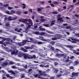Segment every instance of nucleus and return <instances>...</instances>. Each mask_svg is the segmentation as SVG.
<instances>
[{
    "label": "nucleus",
    "instance_id": "nucleus-1",
    "mask_svg": "<svg viewBox=\"0 0 79 79\" xmlns=\"http://www.w3.org/2000/svg\"><path fill=\"white\" fill-rule=\"evenodd\" d=\"M37 71L39 73H40V76H44V77H48L50 76L48 75H47V74L43 72L42 73V71L41 70H39V69H37Z\"/></svg>",
    "mask_w": 79,
    "mask_h": 79
},
{
    "label": "nucleus",
    "instance_id": "nucleus-2",
    "mask_svg": "<svg viewBox=\"0 0 79 79\" xmlns=\"http://www.w3.org/2000/svg\"><path fill=\"white\" fill-rule=\"evenodd\" d=\"M25 60L27 59H31V56H29L28 54L26 53H23V56Z\"/></svg>",
    "mask_w": 79,
    "mask_h": 79
},
{
    "label": "nucleus",
    "instance_id": "nucleus-3",
    "mask_svg": "<svg viewBox=\"0 0 79 79\" xmlns=\"http://www.w3.org/2000/svg\"><path fill=\"white\" fill-rule=\"evenodd\" d=\"M65 47H67V48H70V50H71L72 51H74V52H76V50H73V48H74V47H73V46L72 45H66Z\"/></svg>",
    "mask_w": 79,
    "mask_h": 79
},
{
    "label": "nucleus",
    "instance_id": "nucleus-4",
    "mask_svg": "<svg viewBox=\"0 0 79 79\" xmlns=\"http://www.w3.org/2000/svg\"><path fill=\"white\" fill-rule=\"evenodd\" d=\"M28 20V19H22L21 20H19V22H22L23 23H26V22ZM26 21V22H25Z\"/></svg>",
    "mask_w": 79,
    "mask_h": 79
},
{
    "label": "nucleus",
    "instance_id": "nucleus-5",
    "mask_svg": "<svg viewBox=\"0 0 79 79\" xmlns=\"http://www.w3.org/2000/svg\"><path fill=\"white\" fill-rule=\"evenodd\" d=\"M27 64L26 62H25L24 64H22V66L24 67L25 69H27Z\"/></svg>",
    "mask_w": 79,
    "mask_h": 79
},
{
    "label": "nucleus",
    "instance_id": "nucleus-6",
    "mask_svg": "<svg viewBox=\"0 0 79 79\" xmlns=\"http://www.w3.org/2000/svg\"><path fill=\"white\" fill-rule=\"evenodd\" d=\"M61 35L60 34H57L55 36V37H56L57 39H60L61 38Z\"/></svg>",
    "mask_w": 79,
    "mask_h": 79
},
{
    "label": "nucleus",
    "instance_id": "nucleus-7",
    "mask_svg": "<svg viewBox=\"0 0 79 79\" xmlns=\"http://www.w3.org/2000/svg\"><path fill=\"white\" fill-rule=\"evenodd\" d=\"M23 54H24V53H23L22 52L20 51L19 52L18 56L19 57H22L23 56Z\"/></svg>",
    "mask_w": 79,
    "mask_h": 79
},
{
    "label": "nucleus",
    "instance_id": "nucleus-8",
    "mask_svg": "<svg viewBox=\"0 0 79 79\" xmlns=\"http://www.w3.org/2000/svg\"><path fill=\"white\" fill-rule=\"evenodd\" d=\"M34 77H38V78H41L40 77L41 75L39 74H36L34 75Z\"/></svg>",
    "mask_w": 79,
    "mask_h": 79
},
{
    "label": "nucleus",
    "instance_id": "nucleus-9",
    "mask_svg": "<svg viewBox=\"0 0 79 79\" xmlns=\"http://www.w3.org/2000/svg\"><path fill=\"white\" fill-rule=\"evenodd\" d=\"M38 29L40 30V31H45V28H42V26H40L39 28Z\"/></svg>",
    "mask_w": 79,
    "mask_h": 79
},
{
    "label": "nucleus",
    "instance_id": "nucleus-10",
    "mask_svg": "<svg viewBox=\"0 0 79 79\" xmlns=\"http://www.w3.org/2000/svg\"><path fill=\"white\" fill-rule=\"evenodd\" d=\"M25 24L26 26H27V25H28V26H27V27H28V28H29H29H30V27H31V26H32L31 24L30 25V23H28L26 22V23H25Z\"/></svg>",
    "mask_w": 79,
    "mask_h": 79
},
{
    "label": "nucleus",
    "instance_id": "nucleus-11",
    "mask_svg": "<svg viewBox=\"0 0 79 79\" xmlns=\"http://www.w3.org/2000/svg\"><path fill=\"white\" fill-rule=\"evenodd\" d=\"M8 73H11V74H14L15 75L16 73L15 72L11 70H9L8 71Z\"/></svg>",
    "mask_w": 79,
    "mask_h": 79
},
{
    "label": "nucleus",
    "instance_id": "nucleus-12",
    "mask_svg": "<svg viewBox=\"0 0 79 79\" xmlns=\"http://www.w3.org/2000/svg\"><path fill=\"white\" fill-rule=\"evenodd\" d=\"M16 50V49H14L13 51L11 52L12 55H16L15 52Z\"/></svg>",
    "mask_w": 79,
    "mask_h": 79
},
{
    "label": "nucleus",
    "instance_id": "nucleus-13",
    "mask_svg": "<svg viewBox=\"0 0 79 79\" xmlns=\"http://www.w3.org/2000/svg\"><path fill=\"white\" fill-rule=\"evenodd\" d=\"M50 60H52V61H59V60L58 59L56 58L50 59Z\"/></svg>",
    "mask_w": 79,
    "mask_h": 79
},
{
    "label": "nucleus",
    "instance_id": "nucleus-14",
    "mask_svg": "<svg viewBox=\"0 0 79 79\" xmlns=\"http://www.w3.org/2000/svg\"><path fill=\"white\" fill-rule=\"evenodd\" d=\"M72 76H78V73L73 72L72 73Z\"/></svg>",
    "mask_w": 79,
    "mask_h": 79
},
{
    "label": "nucleus",
    "instance_id": "nucleus-15",
    "mask_svg": "<svg viewBox=\"0 0 79 79\" xmlns=\"http://www.w3.org/2000/svg\"><path fill=\"white\" fill-rule=\"evenodd\" d=\"M54 69L53 72L54 73H57L58 72V70L57 69L54 68Z\"/></svg>",
    "mask_w": 79,
    "mask_h": 79
},
{
    "label": "nucleus",
    "instance_id": "nucleus-16",
    "mask_svg": "<svg viewBox=\"0 0 79 79\" xmlns=\"http://www.w3.org/2000/svg\"><path fill=\"white\" fill-rule=\"evenodd\" d=\"M12 17L10 16L7 19V21H13V19L12 18Z\"/></svg>",
    "mask_w": 79,
    "mask_h": 79
},
{
    "label": "nucleus",
    "instance_id": "nucleus-17",
    "mask_svg": "<svg viewBox=\"0 0 79 79\" xmlns=\"http://www.w3.org/2000/svg\"><path fill=\"white\" fill-rule=\"evenodd\" d=\"M34 34H35V35H39L40 34V33L39 31H35L33 32Z\"/></svg>",
    "mask_w": 79,
    "mask_h": 79
},
{
    "label": "nucleus",
    "instance_id": "nucleus-18",
    "mask_svg": "<svg viewBox=\"0 0 79 79\" xmlns=\"http://www.w3.org/2000/svg\"><path fill=\"white\" fill-rule=\"evenodd\" d=\"M39 38L38 39H40V40H42L43 41H45V40L44 39V37L43 36H39Z\"/></svg>",
    "mask_w": 79,
    "mask_h": 79
},
{
    "label": "nucleus",
    "instance_id": "nucleus-19",
    "mask_svg": "<svg viewBox=\"0 0 79 79\" xmlns=\"http://www.w3.org/2000/svg\"><path fill=\"white\" fill-rule=\"evenodd\" d=\"M30 56V59H33V58H34V59H35V58H36V56H35V55H33V56Z\"/></svg>",
    "mask_w": 79,
    "mask_h": 79
},
{
    "label": "nucleus",
    "instance_id": "nucleus-20",
    "mask_svg": "<svg viewBox=\"0 0 79 79\" xmlns=\"http://www.w3.org/2000/svg\"><path fill=\"white\" fill-rule=\"evenodd\" d=\"M40 67H41L42 68H46V67H48V65H47L46 66H44L42 64H40Z\"/></svg>",
    "mask_w": 79,
    "mask_h": 79
},
{
    "label": "nucleus",
    "instance_id": "nucleus-21",
    "mask_svg": "<svg viewBox=\"0 0 79 79\" xmlns=\"http://www.w3.org/2000/svg\"><path fill=\"white\" fill-rule=\"evenodd\" d=\"M8 63L7 62H6L5 63H3L2 64V66H6L8 64Z\"/></svg>",
    "mask_w": 79,
    "mask_h": 79
},
{
    "label": "nucleus",
    "instance_id": "nucleus-22",
    "mask_svg": "<svg viewBox=\"0 0 79 79\" xmlns=\"http://www.w3.org/2000/svg\"><path fill=\"white\" fill-rule=\"evenodd\" d=\"M27 21H28V22H29V23L30 24H31V25H32V20L31 19H29L28 20V19Z\"/></svg>",
    "mask_w": 79,
    "mask_h": 79
},
{
    "label": "nucleus",
    "instance_id": "nucleus-23",
    "mask_svg": "<svg viewBox=\"0 0 79 79\" xmlns=\"http://www.w3.org/2000/svg\"><path fill=\"white\" fill-rule=\"evenodd\" d=\"M49 24H43V26H45V27H49L50 26H49Z\"/></svg>",
    "mask_w": 79,
    "mask_h": 79
},
{
    "label": "nucleus",
    "instance_id": "nucleus-24",
    "mask_svg": "<svg viewBox=\"0 0 79 79\" xmlns=\"http://www.w3.org/2000/svg\"><path fill=\"white\" fill-rule=\"evenodd\" d=\"M23 44V42H20L19 44V45L20 47H21V46H23L24 45V44Z\"/></svg>",
    "mask_w": 79,
    "mask_h": 79
},
{
    "label": "nucleus",
    "instance_id": "nucleus-25",
    "mask_svg": "<svg viewBox=\"0 0 79 79\" xmlns=\"http://www.w3.org/2000/svg\"><path fill=\"white\" fill-rule=\"evenodd\" d=\"M16 14H17V15H20L21 14V12L19 11H16Z\"/></svg>",
    "mask_w": 79,
    "mask_h": 79
},
{
    "label": "nucleus",
    "instance_id": "nucleus-26",
    "mask_svg": "<svg viewBox=\"0 0 79 79\" xmlns=\"http://www.w3.org/2000/svg\"><path fill=\"white\" fill-rule=\"evenodd\" d=\"M52 22V23H51V26H52V25H54L55 24V20H52L51 21Z\"/></svg>",
    "mask_w": 79,
    "mask_h": 79
},
{
    "label": "nucleus",
    "instance_id": "nucleus-27",
    "mask_svg": "<svg viewBox=\"0 0 79 79\" xmlns=\"http://www.w3.org/2000/svg\"><path fill=\"white\" fill-rule=\"evenodd\" d=\"M71 27L70 26H67L65 27L66 29H71Z\"/></svg>",
    "mask_w": 79,
    "mask_h": 79
},
{
    "label": "nucleus",
    "instance_id": "nucleus-28",
    "mask_svg": "<svg viewBox=\"0 0 79 79\" xmlns=\"http://www.w3.org/2000/svg\"><path fill=\"white\" fill-rule=\"evenodd\" d=\"M5 26H6V27H9V26H10V24L9 23H6L5 24Z\"/></svg>",
    "mask_w": 79,
    "mask_h": 79
},
{
    "label": "nucleus",
    "instance_id": "nucleus-29",
    "mask_svg": "<svg viewBox=\"0 0 79 79\" xmlns=\"http://www.w3.org/2000/svg\"><path fill=\"white\" fill-rule=\"evenodd\" d=\"M29 28L27 27V28H26L25 29V31H25V32H26V33H27V32H28V30H29Z\"/></svg>",
    "mask_w": 79,
    "mask_h": 79
},
{
    "label": "nucleus",
    "instance_id": "nucleus-30",
    "mask_svg": "<svg viewBox=\"0 0 79 79\" xmlns=\"http://www.w3.org/2000/svg\"><path fill=\"white\" fill-rule=\"evenodd\" d=\"M40 35H45V33L44 32H41L40 33Z\"/></svg>",
    "mask_w": 79,
    "mask_h": 79
},
{
    "label": "nucleus",
    "instance_id": "nucleus-31",
    "mask_svg": "<svg viewBox=\"0 0 79 79\" xmlns=\"http://www.w3.org/2000/svg\"><path fill=\"white\" fill-rule=\"evenodd\" d=\"M53 3L54 4H55L56 5H59V2H57L54 1Z\"/></svg>",
    "mask_w": 79,
    "mask_h": 79
},
{
    "label": "nucleus",
    "instance_id": "nucleus-32",
    "mask_svg": "<svg viewBox=\"0 0 79 79\" xmlns=\"http://www.w3.org/2000/svg\"><path fill=\"white\" fill-rule=\"evenodd\" d=\"M79 64V61H78L77 60H76L74 62V64L76 65L77 64Z\"/></svg>",
    "mask_w": 79,
    "mask_h": 79
},
{
    "label": "nucleus",
    "instance_id": "nucleus-33",
    "mask_svg": "<svg viewBox=\"0 0 79 79\" xmlns=\"http://www.w3.org/2000/svg\"><path fill=\"white\" fill-rule=\"evenodd\" d=\"M56 56H58V57H60L61 55L59 53H57L56 54Z\"/></svg>",
    "mask_w": 79,
    "mask_h": 79
},
{
    "label": "nucleus",
    "instance_id": "nucleus-34",
    "mask_svg": "<svg viewBox=\"0 0 79 79\" xmlns=\"http://www.w3.org/2000/svg\"><path fill=\"white\" fill-rule=\"evenodd\" d=\"M57 40V39L56 37L55 38H52V40Z\"/></svg>",
    "mask_w": 79,
    "mask_h": 79
},
{
    "label": "nucleus",
    "instance_id": "nucleus-35",
    "mask_svg": "<svg viewBox=\"0 0 79 79\" xmlns=\"http://www.w3.org/2000/svg\"><path fill=\"white\" fill-rule=\"evenodd\" d=\"M9 6V4H4L3 5V7H5L6 6Z\"/></svg>",
    "mask_w": 79,
    "mask_h": 79
},
{
    "label": "nucleus",
    "instance_id": "nucleus-36",
    "mask_svg": "<svg viewBox=\"0 0 79 79\" xmlns=\"http://www.w3.org/2000/svg\"><path fill=\"white\" fill-rule=\"evenodd\" d=\"M58 12L56 11H54L53 12H52V14H58Z\"/></svg>",
    "mask_w": 79,
    "mask_h": 79
},
{
    "label": "nucleus",
    "instance_id": "nucleus-37",
    "mask_svg": "<svg viewBox=\"0 0 79 79\" xmlns=\"http://www.w3.org/2000/svg\"><path fill=\"white\" fill-rule=\"evenodd\" d=\"M44 44V43H42V42H41L40 41L38 42L37 43V44Z\"/></svg>",
    "mask_w": 79,
    "mask_h": 79
},
{
    "label": "nucleus",
    "instance_id": "nucleus-38",
    "mask_svg": "<svg viewBox=\"0 0 79 79\" xmlns=\"http://www.w3.org/2000/svg\"><path fill=\"white\" fill-rule=\"evenodd\" d=\"M51 44L52 45H53L55 44V41H52Z\"/></svg>",
    "mask_w": 79,
    "mask_h": 79
},
{
    "label": "nucleus",
    "instance_id": "nucleus-39",
    "mask_svg": "<svg viewBox=\"0 0 79 79\" xmlns=\"http://www.w3.org/2000/svg\"><path fill=\"white\" fill-rule=\"evenodd\" d=\"M69 69H73V70H74V67L73 66H70L69 67Z\"/></svg>",
    "mask_w": 79,
    "mask_h": 79
},
{
    "label": "nucleus",
    "instance_id": "nucleus-40",
    "mask_svg": "<svg viewBox=\"0 0 79 79\" xmlns=\"http://www.w3.org/2000/svg\"><path fill=\"white\" fill-rule=\"evenodd\" d=\"M27 40H23V42H25V43L26 44V43H27Z\"/></svg>",
    "mask_w": 79,
    "mask_h": 79
},
{
    "label": "nucleus",
    "instance_id": "nucleus-41",
    "mask_svg": "<svg viewBox=\"0 0 79 79\" xmlns=\"http://www.w3.org/2000/svg\"><path fill=\"white\" fill-rule=\"evenodd\" d=\"M58 64V63L57 62H54V65L55 66H57Z\"/></svg>",
    "mask_w": 79,
    "mask_h": 79
},
{
    "label": "nucleus",
    "instance_id": "nucleus-42",
    "mask_svg": "<svg viewBox=\"0 0 79 79\" xmlns=\"http://www.w3.org/2000/svg\"><path fill=\"white\" fill-rule=\"evenodd\" d=\"M41 22H44V21H45V19H42L40 20Z\"/></svg>",
    "mask_w": 79,
    "mask_h": 79
},
{
    "label": "nucleus",
    "instance_id": "nucleus-43",
    "mask_svg": "<svg viewBox=\"0 0 79 79\" xmlns=\"http://www.w3.org/2000/svg\"><path fill=\"white\" fill-rule=\"evenodd\" d=\"M51 49L52 51H54V50H55V48H54V47H51Z\"/></svg>",
    "mask_w": 79,
    "mask_h": 79
},
{
    "label": "nucleus",
    "instance_id": "nucleus-44",
    "mask_svg": "<svg viewBox=\"0 0 79 79\" xmlns=\"http://www.w3.org/2000/svg\"><path fill=\"white\" fill-rule=\"evenodd\" d=\"M24 47L26 48V49H29V48H30V47H27L26 46H24Z\"/></svg>",
    "mask_w": 79,
    "mask_h": 79
},
{
    "label": "nucleus",
    "instance_id": "nucleus-45",
    "mask_svg": "<svg viewBox=\"0 0 79 79\" xmlns=\"http://www.w3.org/2000/svg\"><path fill=\"white\" fill-rule=\"evenodd\" d=\"M73 52L74 53H75L76 55H79V52Z\"/></svg>",
    "mask_w": 79,
    "mask_h": 79
},
{
    "label": "nucleus",
    "instance_id": "nucleus-46",
    "mask_svg": "<svg viewBox=\"0 0 79 79\" xmlns=\"http://www.w3.org/2000/svg\"><path fill=\"white\" fill-rule=\"evenodd\" d=\"M74 56H72L70 57V60H73V59H74Z\"/></svg>",
    "mask_w": 79,
    "mask_h": 79
},
{
    "label": "nucleus",
    "instance_id": "nucleus-47",
    "mask_svg": "<svg viewBox=\"0 0 79 79\" xmlns=\"http://www.w3.org/2000/svg\"><path fill=\"white\" fill-rule=\"evenodd\" d=\"M40 3L41 4H44L45 3V2L44 1H41L40 2Z\"/></svg>",
    "mask_w": 79,
    "mask_h": 79
},
{
    "label": "nucleus",
    "instance_id": "nucleus-48",
    "mask_svg": "<svg viewBox=\"0 0 79 79\" xmlns=\"http://www.w3.org/2000/svg\"><path fill=\"white\" fill-rule=\"evenodd\" d=\"M73 7H74V5H70L69 6V7H70V8H73Z\"/></svg>",
    "mask_w": 79,
    "mask_h": 79
},
{
    "label": "nucleus",
    "instance_id": "nucleus-49",
    "mask_svg": "<svg viewBox=\"0 0 79 79\" xmlns=\"http://www.w3.org/2000/svg\"><path fill=\"white\" fill-rule=\"evenodd\" d=\"M55 77H50V79H55Z\"/></svg>",
    "mask_w": 79,
    "mask_h": 79
},
{
    "label": "nucleus",
    "instance_id": "nucleus-50",
    "mask_svg": "<svg viewBox=\"0 0 79 79\" xmlns=\"http://www.w3.org/2000/svg\"><path fill=\"white\" fill-rule=\"evenodd\" d=\"M61 15H60V14H58L57 16V18H60V17H61Z\"/></svg>",
    "mask_w": 79,
    "mask_h": 79
},
{
    "label": "nucleus",
    "instance_id": "nucleus-51",
    "mask_svg": "<svg viewBox=\"0 0 79 79\" xmlns=\"http://www.w3.org/2000/svg\"><path fill=\"white\" fill-rule=\"evenodd\" d=\"M11 12H12V13H16V11H15V10H11Z\"/></svg>",
    "mask_w": 79,
    "mask_h": 79
},
{
    "label": "nucleus",
    "instance_id": "nucleus-52",
    "mask_svg": "<svg viewBox=\"0 0 79 79\" xmlns=\"http://www.w3.org/2000/svg\"><path fill=\"white\" fill-rule=\"evenodd\" d=\"M11 68H13V69H16V67L15 66H13L11 67Z\"/></svg>",
    "mask_w": 79,
    "mask_h": 79
},
{
    "label": "nucleus",
    "instance_id": "nucleus-53",
    "mask_svg": "<svg viewBox=\"0 0 79 79\" xmlns=\"http://www.w3.org/2000/svg\"><path fill=\"white\" fill-rule=\"evenodd\" d=\"M6 13L8 15H10V11H6Z\"/></svg>",
    "mask_w": 79,
    "mask_h": 79
},
{
    "label": "nucleus",
    "instance_id": "nucleus-54",
    "mask_svg": "<svg viewBox=\"0 0 79 79\" xmlns=\"http://www.w3.org/2000/svg\"><path fill=\"white\" fill-rule=\"evenodd\" d=\"M38 11H41V9L40 8H38L37 9Z\"/></svg>",
    "mask_w": 79,
    "mask_h": 79
},
{
    "label": "nucleus",
    "instance_id": "nucleus-55",
    "mask_svg": "<svg viewBox=\"0 0 79 79\" xmlns=\"http://www.w3.org/2000/svg\"><path fill=\"white\" fill-rule=\"evenodd\" d=\"M50 5L52 7H54V5H53V4L52 3H51L50 4Z\"/></svg>",
    "mask_w": 79,
    "mask_h": 79
},
{
    "label": "nucleus",
    "instance_id": "nucleus-56",
    "mask_svg": "<svg viewBox=\"0 0 79 79\" xmlns=\"http://www.w3.org/2000/svg\"><path fill=\"white\" fill-rule=\"evenodd\" d=\"M7 8L9 10H11V9H12V7H10V6H8Z\"/></svg>",
    "mask_w": 79,
    "mask_h": 79
},
{
    "label": "nucleus",
    "instance_id": "nucleus-57",
    "mask_svg": "<svg viewBox=\"0 0 79 79\" xmlns=\"http://www.w3.org/2000/svg\"><path fill=\"white\" fill-rule=\"evenodd\" d=\"M23 52H27V50H26V49H24Z\"/></svg>",
    "mask_w": 79,
    "mask_h": 79
},
{
    "label": "nucleus",
    "instance_id": "nucleus-58",
    "mask_svg": "<svg viewBox=\"0 0 79 79\" xmlns=\"http://www.w3.org/2000/svg\"><path fill=\"white\" fill-rule=\"evenodd\" d=\"M71 42H72V43H74V44H76V42L75 41H71Z\"/></svg>",
    "mask_w": 79,
    "mask_h": 79
},
{
    "label": "nucleus",
    "instance_id": "nucleus-59",
    "mask_svg": "<svg viewBox=\"0 0 79 79\" xmlns=\"http://www.w3.org/2000/svg\"><path fill=\"white\" fill-rule=\"evenodd\" d=\"M74 41H77V42H78V41H79V40L77 39H75Z\"/></svg>",
    "mask_w": 79,
    "mask_h": 79
},
{
    "label": "nucleus",
    "instance_id": "nucleus-60",
    "mask_svg": "<svg viewBox=\"0 0 79 79\" xmlns=\"http://www.w3.org/2000/svg\"><path fill=\"white\" fill-rule=\"evenodd\" d=\"M10 64H14V62H9Z\"/></svg>",
    "mask_w": 79,
    "mask_h": 79
},
{
    "label": "nucleus",
    "instance_id": "nucleus-61",
    "mask_svg": "<svg viewBox=\"0 0 79 79\" xmlns=\"http://www.w3.org/2000/svg\"><path fill=\"white\" fill-rule=\"evenodd\" d=\"M32 69H30L28 70V71L29 72H31V71H32Z\"/></svg>",
    "mask_w": 79,
    "mask_h": 79
},
{
    "label": "nucleus",
    "instance_id": "nucleus-62",
    "mask_svg": "<svg viewBox=\"0 0 79 79\" xmlns=\"http://www.w3.org/2000/svg\"><path fill=\"white\" fill-rule=\"evenodd\" d=\"M62 19V17H60L58 19L59 21H61Z\"/></svg>",
    "mask_w": 79,
    "mask_h": 79
},
{
    "label": "nucleus",
    "instance_id": "nucleus-63",
    "mask_svg": "<svg viewBox=\"0 0 79 79\" xmlns=\"http://www.w3.org/2000/svg\"><path fill=\"white\" fill-rule=\"evenodd\" d=\"M6 76L7 77H9L10 76V75H9V74H7L6 75Z\"/></svg>",
    "mask_w": 79,
    "mask_h": 79
},
{
    "label": "nucleus",
    "instance_id": "nucleus-64",
    "mask_svg": "<svg viewBox=\"0 0 79 79\" xmlns=\"http://www.w3.org/2000/svg\"><path fill=\"white\" fill-rule=\"evenodd\" d=\"M76 35L77 37H79V33H77L76 34Z\"/></svg>",
    "mask_w": 79,
    "mask_h": 79
}]
</instances>
